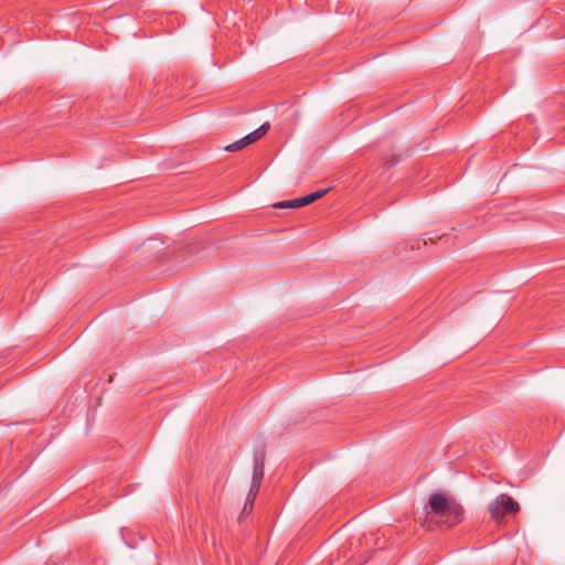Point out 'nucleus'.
Instances as JSON below:
<instances>
[{
    "instance_id": "obj_1",
    "label": "nucleus",
    "mask_w": 565,
    "mask_h": 565,
    "mask_svg": "<svg viewBox=\"0 0 565 565\" xmlns=\"http://www.w3.org/2000/svg\"><path fill=\"white\" fill-rule=\"evenodd\" d=\"M425 512L427 515L434 514L441 518V524L447 527H452L465 519L462 505L452 497L441 493H435L429 497Z\"/></svg>"
},
{
    "instance_id": "obj_2",
    "label": "nucleus",
    "mask_w": 565,
    "mask_h": 565,
    "mask_svg": "<svg viewBox=\"0 0 565 565\" xmlns=\"http://www.w3.org/2000/svg\"><path fill=\"white\" fill-rule=\"evenodd\" d=\"M519 509V503L505 493L498 495L488 507L489 513L494 520H501L507 514H514Z\"/></svg>"
},
{
    "instance_id": "obj_3",
    "label": "nucleus",
    "mask_w": 565,
    "mask_h": 565,
    "mask_svg": "<svg viewBox=\"0 0 565 565\" xmlns=\"http://www.w3.org/2000/svg\"><path fill=\"white\" fill-rule=\"evenodd\" d=\"M265 458H266V448L264 445H260L254 449L253 456V476L252 480H255V483L258 481H263L264 470H265Z\"/></svg>"
},
{
    "instance_id": "obj_4",
    "label": "nucleus",
    "mask_w": 565,
    "mask_h": 565,
    "mask_svg": "<svg viewBox=\"0 0 565 565\" xmlns=\"http://www.w3.org/2000/svg\"><path fill=\"white\" fill-rule=\"evenodd\" d=\"M269 128L270 126L268 122L263 124L259 128L242 138L244 145L247 147L248 145L259 140L268 132Z\"/></svg>"
},
{
    "instance_id": "obj_5",
    "label": "nucleus",
    "mask_w": 565,
    "mask_h": 565,
    "mask_svg": "<svg viewBox=\"0 0 565 565\" xmlns=\"http://www.w3.org/2000/svg\"><path fill=\"white\" fill-rule=\"evenodd\" d=\"M276 209H298L305 206L302 198L282 201L274 205Z\"/></svg>"
},
{
    "instance_id": "obj_6",
    "label": "nucleus",
    "mask_w": 565,
    "mask_h": 565,
    "mask_svg": "<svg viewBox=\"0 0 565 565\" xmlns=\"http://www.w3.org/2000/svg\"><path fill=\"white\" fill-rule=\"evenodd\" d=\"M276 209H298L305 206L302 198L282 201L274 205Z\"/></svg>"
},
{
    "instance_id": "obj_7",
    "label": "nucleus",
    "mask_w": 565,
    "mask_h": 565,
    "mask_svg": "<svg viewBox=\"0 0 565 565\" xmlns=\"http://www.w3.org/2000/svg\"><path fill=\"white\" fill-rule=\"evenodd\" d=\"M328 191H329L328 189L316 191L309 195L302 196V201H303L305 205H308V204L321 199L324 194H327Z\"/></svg>"
},
{
    "instance_id": "obj_8",
    "label": "nucleus",
    "mask_w": 565,
    "mask_h": 565,
    "mask_svg": "<svg viewBox=\"0 0 565 565\" xmlns=\"http://www.w3.org/2000/svg\"><path fill=\"white\" fill-rule=\"evenodd\" d=\"M260 484L262 482L258 481L257 483H255V480H252V484H250V489H249V493H248V498H250V508L249 509H253V502H254V499L256 498L259 489H260Z\"/></svg>"
},
{
    "instance_id": "obj_9",
    "label": "nucleus",
    "mask_w": 565,
    "mask_h": 565,
    "mask_svg": "<svg viewBox=\"0 0 565 565\" xmlns=\"http://www.w3.org/2000/svg\"><path fill=\"white\" fill-rule=\"evenodd\" d=\"M246 146L244 145V141L242 140V138L228 146H226L224 149L226 151H230V152H234V151H239L242 149H244Z\"/></svg>"
},
{
    "instance_id": "obj_10",
    "label": "nucleus",
    "mask_w": 565,
    "mask_h": 565,
    "mask_svg": "<svg viewBox=\"0 0 565 565\" xmlns=\"http://www.w3.org/2000/svg\"><path fill=\"white\" fill-rule=\"evenodd\" d=\"M249 508H250V498H248V497H247L246 502H245V504H244V509H243V511H244V512H250V511H252V509H249Z\"/></svg>"
}]
</instances>
